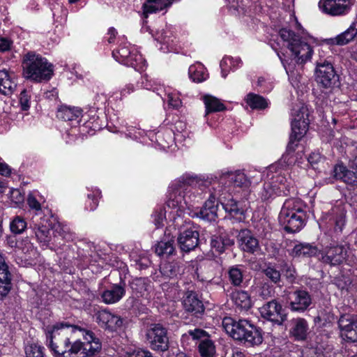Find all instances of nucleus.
<instances>
[{"mask_svg": "<svg viewBox=\"0 0 357 357\" xmlns=\"http://www.w3.org/2000/svg\"><path fill=\"white\" fill-rule=\"evenodd\" d=\"M309 333V326L303 318H295L289 322V335L297 341H304Z\"/></svg>", "mask_w": 357, "mask_h": 357, "instance_id": "obj_21", "label": "nucleus"}, {"mask_svg": "<svg viewBox=\"0 0 357 357\" xmlns=\"http://www.w3.org/2000/svg\"><path fill=\"white\" fill-rule=\"evenodd\" d=\"M28 204L31 208H34L36 210L40 209V204L37 201V199L32 195H29L27 199Z\"/></svg>", "mask_w": 357, "mask_h": 357, "instance_id": "obj_51", "label": "nucleus"}, {"mask_svg": "<svg viewBox=\"0 0 357 357\" xmlns=\"http://www.w3.org/2000/svg\"><path fill=\"white\" fill-rule=\"evenodd\" d=\"M218 183L216 182L213 183V191L210 190L209 198L205 202L204 205L197 213L199 217L209 222L215 221L218 218V204H215V200L218 201Z\"/></svg>", "mask_w": 357, "mask_h": 357, "instance_id": "obj_16", "label": "nucleus"}, {"mask_svg": "<svg viewBox=\"0 0 357 357\" xmlns=\"http://www.w3.org/2000/svg\"><path fill=\"white\" fill-rule=\"evenodd\" d=\"M22 68L24 77L35 82L49 81L54 74L52 64L33 52L24 56Z\"/></svg>", "mask_w": 357, "mask_h": 357, "instance_id": "obj_5", "label": "nucleus"}, {"mask_svg": "<svg viewBox=\"0 0 357 357\" xmlns=\"http://www.w3.org/2000/svg\"><path fill=\"white\" fill-rule=\"evenodd\" d=\"M139 300L136 298L131 296L126 301V307L130 310H137L138 308Z\"/></svg>", "mask_w": 357, "mask_h": 357, "instance_id": "obj_50", "label": "nucleus"}, {"mask_svg": "<svg viewBox=\"0 0 357 357\" xmlns=\"http://www.w3.org/2000/svg\"><path fill=\"white\" fill-rule=\"evenodd\" d=\"M303 202L298 199H289L284 202L279 214V222L289 234L299 231L305 225L306 213Z\"/></svg>", "mask_w": 357, "mask_h": 357, "instance_id": "obj_4", "label": "nucleus"}, {"mask_svg": "<svg viewBox=\"0 0 357 357\" xmlns=\"http://www.w3.org/2000/svg\"><path fill=\"white\" fill-rule=\"evenodd\" d=\"M177 242L181 251L189 252L194 250L199 243V232L192 229L182 231L177 237Z\"/></svg>", "mask_w": 357, "mask_h": 357, "instance_id": "obj_18", "label": "nucleus"}, {"mask_svg": "<svg viewBox=\"0 0 357 357\" xmlns=\"http://www.w3.org/2000/svg\"><path fill=\"white\" fill-rule=\"evenodd\" d=\"M231 182L234 186L248 188L250 185V181L245 174L240 171L230 174Z\"/></svg>", "mask_w": 357, "mask_h": 357, "instance_id": "obj_38", "label": "nucleus"}, {"mask_svg": "<svg viewBox=\"0 0 357 357\" xmlns=\"http://www.w3.org/2000/svg\"><path fill=\"white\" fill-rule=\"evenodd\" d=\"M218 202L221 204L226 212L233 217L244 215V211L238 206V203L235 201L227 188L220 183L218 184ZM241 220L242 218L239 217Z\"/></svg>", "mask_w": 357, "mask_h": 357, "instance_id": "obj_11", "label": "nucleus"}, {"mask_svg": "<svg viewBox=\"0 0 357 357\" xmlns=\"http://www.w3.org/2000/svg\"><path fill=\"white\" fill-rule=\"evenodd\" d=\"M146 340L151 349L164 352L169 349L167 330L160 324H153L147 329Z\"/></svg>", "mask_w": 357, "mask_h": 357, "instance_id": "obj_7", "label": "nucleus"}, {"mask_svg": "<svg viewBox=\"0 0 357 357\" xmlns=\"http://www.w3.org/2000/svg\"><path fill=\"white\" fill-rule=\"evenodd\" d=\"M117 33V31L116 29L113 27H111L108 31V34L110 35L109 38H108V42L109 43H112L114 42V38L116 37V35Z\"/></svg>", "mask_w": 357, "mask_h": 357, "instance_id": "obj_60", "label": "nucleus"}, {"mask_svg": "<svg viewBox=\"0 0 357 357\" xmlns=\"http://www.w3.org/2000/svg\"><path fill=\"white\" fill-rule=\"evenodd\" d=\"M10 46V43L8 40L6 38H0V51L5 52L8 50Z\"/></svg>", "mask_w": 357, "mask_h": 357, "instance_id": "obj_55", "label": "nucleus"}, {"mask_svg": "<svg viewBox=\"0 0 357 357\" xmlns=\"http://www.w3.org/2000/svg\"><path fill=\"white\" fill-rule=\"evenodd\" d=\"M321 160V157L319 153H312L307 158V160L311 165L317 164Z\"/></svg>", "mask_w": 357, "mask_h": 357, "instance_id": "obj_53", "label": "nucleus"}, {"mask_svg": "<svg viewBox=\"0 0 357 357\" xmlns=\"http://www.w3.org/2000/svg\"><path fill=\"white\" fill-rule=\"evenodd\" d=\"M161 273L168 278H173L178 273V266L174 263H166L160 267Z\"/></svg>", "mask_w": 357, "mask_h": 357, "instance_id": "obj_42", "label": "nucleus"}, {"mask_svg": "<svg viewBox=\"0 0 357 357\" xmlns=\"http://www.w3.org/2000/svg\"><path fill=\"white\" fill-rule=\"evenodd\" d=\"M84 331L67 322H59L47 331L50 346L56 357H93L101 349V343L91 331H86L83 342L77 339Z\"/></svg>", "mask_w": 357, "mask_h": 357, "instance_id": "obj_1", "label": "nucleus"}, {"mask_svg": "<svg viewBox=\"0 0 357 357\" xmlns=\"http://www.w3.org/2000/svg\"><path fill=\"white\" fill-rule=\"evenodd\" d=\"M234 245V240L227 235L213 236L211 239V246L218 254L223 253L225 250Z\"/></svg>", "mask_w": 357, "mask_h": 357, "instance_id": "obj_29", "label": "nucleus"}, {"mask_svg": "<svg viewBox=\"0 0 357 357\" xmlns=\"http://www.w3.org/2000/svg\"><path fill=\"white\" fill-rule=\"evenodd\" d=\"M43 348L35 344L27 345L25 348L26 357H44Z\"/></svg>", "mask_w": 357, "mask_h": 357, "instance_id": "obj_44", "label": "nucleus"}, {"mask_svg": "<svg viewBox=\"0 0 357 357\" xmlns=\"http://www.w3.org/2000/svg\"><path fill=\"white\" fill-rule=\"evenodd\" d=\"M30 97L31 96L28 94L27 91L24 89L21 91L20 96V103L21 105V108L23 111H26L29 109L30 105Z\"/></svg>", "mask_w": 357, "mask_h": 357, "instance_id": "obj_47", "label": "nucleus"}, {"mask_svg": "<svg viewBox=\"0 0 357 357\" xmlns=\"http://www.w3.org/2000/svg\"><path fill=\"white\" fill-rule=\"evenodd\" d=\"M319 5L325 13L338 16L347 14L353 3L351 0H321Z\"/></svg>", "mask_w": 357, "mask_h": 357, "instance_id": "obj_12", "label": "nucleus"}, {"mask_svg": "<svg viewBox=\"0 0 357 357\" xmlns=\"http://www.w3.org/2000/svg\"><path fill=\"white\" fill-rule=\"evenodd\" d=\"M282 267L286 279L291 283L294 282L297 277L294 266L292 264L284 263Z\"/></svg>", "mask_w": 357, "mask_h": 357, "instance_id": "obj_43", "label": "nucleus"}, {"mask_svg": "<svg viewBox=\"0 0 357 357\" xmlns=\"http://www.w3.org/2000/svg\"><path fill=\"white\" fill-rule=\"evenodd\" d=\"M334 177L348 185L357 187V170L354 172L343 165H337L333 169Z\"/></svg>", "mask_w": 357, "mask_h": 357, "instance_id": "obj_23", "label": "nucleus"}, {"mask_svg": "<svg viewBox=\"0 0 357 357\" xmlns=\"http://www.w3.org/2000/svg\"><path fill=\"white\" fill-rule=\"evenodd\" d=\"M348 248L345 245H331L326 247L321 251V261L330 266L342 264L347 258Z\"/></svg>", "mask_w": 357, "mask_h": 357, "instance_id": "obj_9", "label": "nucleus"}, {"mask_svg": "<svg viewBox=\"0 0 357 357\" xmlns=\"http://www.w3.org/2000/svg\"><path fill=\"white\" fill-rule=\"evenodd\" d=\"M350 162L351 164L352 167H354L357 169V148H356L353 151L352 157L350 160Z\"/></svg>", "mask_w": 357, "mask_h": 357, "instance_id": "obj_59", "label": "nucleus"}, {"mask_svg": "<svg viewBox=\"0 0 357 357\" xmlns=\"http://www.w3.org/2000/svg\"><path fill=\"white\" fill-rule=\"evenodd\" d=\"M184 310L197 318H200L204 313L205 307L198 295L193 291H188L185 293L182 301Z\"/></svg>", "mask_w": 357, "mask_h": 357, "instance_id": "obj_17", "label": "nucleus"}, {"mask_svg": "<svg viewBox=\"0 0 357 357\" xmlns=\"http://www.w3.org/2000/svg\"><path fill=\"white\" fill-rule=\"evenodd\" d=\"M318 248L310 243H299L296 245L289 252L293 257H311L317 255Z\"/></svg>", "mask_w": 357, "mask_h": 357, "instance_id": "obj_32", "label": "nucleus"}, {"mask_svg": "<svg viewBox=\"0 0 357 357\" xmlns=\"http://www.w3.org/2000/svg\"><path fill=\"white\" fill-rule=\"evenodd\" d=\"M149 285V280L147 278H137L132 280L131 288L133 291L142 296L148 290Z\"/></svg>", "mask_w": 357, "mask_h": 357, "instance_id": "obj_39", "label": "nucleus"}, {"mask_svg": "<svg viewBox=\"0 0 357 357\" xmlns=\"http://www.w3.org/2000/svg\"><path fill=\"white\" fill-rule=\"evenodd\" d=\"M11 197L16 203H20L23 201V197L19 190L15 189L11 191Z\"/></svg>", "mask_w": 357, "mask_h": 357, "instance_id": "obj_54", "label": "nucleus"}, {"mask_svg": "<svg viewBox=\"0 0 357 357\" xmlns=\"http://www.w3.org/2000/svg\"><path fill=\"white\" fill-rule=\"evenodd\" d=\"M312 300L309 292L301 289L290 292L288 296L289 307L294 312H305L312 304Z\"/></svg>", "mask_w": 357, "mask_h": 357, "instance_id": "obj_14", "label": "nucleus"}, {"mask_svg": "<svg viewBox=\"0 0 357 357\" xmlns=\"http://www.w3.org/2000/svg\"><path fill=\"white\" fill-rule=\"evenodd\" d=\"M6 188V183L3 181H0V193H3Z\"/></svg>", "mask_w": 357, "mask_h": 357, "instance_id": "obj_61", "label": "nucleus"}, {"mask_svg": "<svg viewBox=\"0 0 357 357\" xmlns=\"http://www.w3.org/2000/svg\"><path fill=\"white\" fill-rule=\"evenodd\" d=\"M260 313L263 318L278 325H282L287 319V314L282 306L275 299L261 307Z\"/></svg>", "mask_w": 357, "mask_h": 357, "instance_id": "obj_10", "label": "nucleus"}, {"mask_svg": "<svg viewBox=\"0 0 357 357\" xmlns=\"http://www.w3.org/2000/svg\"><path fill=\"white\" fill-rule=\"evenodd\" d=\"M315 79L319 84L328 89L335 85L338 79L333 66L328 61H318L315 69Z\"/></svg>", "mask_w": 357, "mask_h": 357, "instance_id": "obj_8", "label": "nucleus"}, {"mask_svg": "<svg viewBox=\"0 0 357 357\" xmlns=\"http://www.w3.org/2000/svg\"><path fill=\"white\" fill-rule=\"evenodd\" d=\"M12 288L11 273L4 257L0 253V300L3 299Z\"/></svg>", "mask_w": 357, "mask_h": 357, "instance_id": "obj_22", "label": "nucleus"}, {"mask_svg": "<svg viewBox=\"0 0 357 357\" xmlns=\"http://www.w3.org/2000/svg\"><path fill=\"white\" fill-rule=\"evenodd\" d=\"M357 35V15L354 22L343 33L338 35L335 38H331L332 44L337 45H344L354 39Z\"/></svg>", "mask_w": 357, "mask_h": 357, "instance_id": "obj_27", "label": "nucleus"}, {"mask_svg": "<svg viewBox=\"0 0 357 357\" xmlns=\"http://www.w3.org/2000/svg\"><path fill=\"white\" fill-rule=\"evenodd\" d=\"M190 77L192 79V80L194 82H200L202 81H203L204 78H197L195 77H192V75L190 76Z\"/></svg>", "mask_w": 357, "mask_h": 357, "instance_id": "obj_64", "label": "nucleus"}, {"mask_svg": "<svg viewBox=\"0 0 357 357\" xmlns=\"http://www.w3.org/2000/svg\"><path fill=\"white\" fill-rule=\"evenodd\" d=\"M199 351L202 357H213L215 353L213 341L209 337L202 339L199 344Z\"/></svg>", "mask_w": 357, "mask_h": 357, "instance_id": "obj_37", "label": "nucleus"}, {"mask_svg": "<svg viewBox=\"0 0 357 357\" xmlns=\"http://www.w3.org/2000/svg\"><path fill=\"white\" fill-rule=\"evenodd\" d=\"M200 280L202 281L210 282L213 280V277H212V275L207 276V277H202Z\"/></svg>", "mask_w": 357, "mask_h": 357, "instance_id": "obj_62", "label": "nucleus"}, {"mask_svg": "<svg viewBox=\"0 0 357 357\" xmlns=\"http://www.w3.org/2000/svg\"><path fill=\"white\" fill-rule=\"evenodd\" d=\"M27 225L25 220L21 216H16L10 223V229L15 234H22L26 228Z\"/></svg>", "mask_w": 357, "mask_h": 357, "instance_id": "obj_40", "label": "nucleus"}, {"mask_svg": "<svg viewBox=\"0 0 357 357\" xmlns=\"http://www.w3.org/2000/svg\"><path fill=\"white\" fill-rule=\"evenodd\" d=\"M204 101L206 106V114L211 112H222L226 109V107L217 98L206 95L204 97Z\"/></svg>", "mask_w": 357, "mask_h": 357, "instance_id": "obj_34", "label": "nucleus"}, {"mask_svg": "<svg viewBox=\"0 0 357 357\" xmlns=\"http://www.w3.org/2000/svg\"><path fill=\"white\" fill-rule=\"evenodd\" d=\"M155 253L162 257H168L175 254L174 238L165 237L154 245Z\"/></svg>", "mask_w": 357, "mask_h": 357, "instance_id": "obj_25", "label": "nucleus"}, {"mask_svg": "<svg viewBox=\"0 0 357 357\" xmlns=\"http://www.w3.org/2000/svg\"><path fill=\"white\" fill-rule=\"evenodd\" d=\"M263 289H264V287H263ZM270 294V292L268 291V293H266L264 292V289L262 290L261 293L260 294V295L264 298H266L268 295Z\"/></svg>", "mask_w": 357, "mask_h": 357, "instance_id": "obj_63", "label": "nucleus"}, {"mask_svg": "<svg viewBox=\"0 0 357 357\" xmlns=\"http://www.w3.org/2000/svg\"><path fill=\"white\" fill-rule=\"evenodd\" d=\"M245 270L243 265H234L228 268L227 274L230 283L234 287H243Z\"/></svg>", "mask_w": 357, "mask_h": 357, "instance_id": "obj_31", "label": "nucleus"}, {"mask_svg": "<svg viewBox=\"0 0 357 357\" xmlns=\"http://www.w3.org/2000/svg\"><path fill=\"white\" fill-rule=\"evenodd\" d=\"M338 326L344 339L351 342H357V315H341Z\"/></svg>", "mask_w": 357, "mask_h": 357, "instance_id": "obj_13", "label": "nucleus"}, {"mask_svg": "<svg viewBox=\"0 0 357 357\" xmlns=\"http://www.w3.org/2000/svg\"><path fill=\"white\" fill-rule=\"evenodd\" d=\"M266 277L273 284L280 285L281 282L280 271L274 266H268L262 271Z\"/></svg>", "mask_w": 357, "mask_h": 357, "instance_id": "obj_41", "label": "nucleus"}, {"mask_svg": "<svg viewBox=\"0 0 357 357\" xmlns=\"http://www.w3.org/2000/svg\"><path fill=\"white\" fill-rule=\"evenodd\" d=\"M124 287L125 284H114L110 289L105 291L102 294L103 301L108 304L118 302L126 293Z\"/></svg>", "mask_w": 357, "mask_h": 357, "instance_id": "obj_28", "label": "nucleus"}, {"mask_svg": "<svg viewBox=\"0 0 357 357\" xmlns=\"http://www.w3.org/2000/svg\"><path fill=\"white\" fill-rule=\"evenodd\" d=\"M238 248L243 252L254 254L260 250L258 238L248 229H241L236 236Z\"/></svg>", "mask_w": 357, "mask_h": 357, "instance_id": "obj_15", "label": "nucleus"}, {"mask_svg": "<svg viewBox=\"0 0 357 357\" xmlns=\"http://www.w3.org/2000/svg\"><path fill=\"white\" fill-rule=\"evenodd\" d=\"M31 227L34 230L36 236L39 241L44 243L49 241L50 229V224L47 221L45 224H43L39 221L38 217L33 218Z\"/></svg>", "mask_w": 357, "mask_h": 357, "instance_id": "obj_30", "label": "nucleus"}, {"mask_svg": "<svg viewBox=\"0 0 357 357\" xmlns=\"http://www.w3.org/2000/svg\"><path fill=\"white\" fill-rule=\"evenodd\" d=\"M188 333L190 336L192 337L193 339H205L206 337H208V335L206 331L202 329L197 328L195 330H190L188 331Z\"/></svg>", "mask_w": 357, "mask_h": 357, "instance_id": "obj_49", "label": "nucleus"}, {"mask_svg": "<svg viewBox=\"0 0 357 357\" xmlns=\"http://www.w3.org/2000/svg\"><path fill=\"white\" fill-rule=\"evenodd\" d=\"M160 6H153V5H147L146 3H144L143 5L144 8V15L145 17H148L149 13H156L159 10H162V9L165 8L166 7H164V3H160Z\"/></svg>", "mask_w": 357, "mask_h": 357, "instance_id": "obj_48", "label": "nucleus"}, {"mask_svg": "<svg viewBox=\"0 0 357 357\" xmlns=\"http://www.w3.org/2000/svg\"><path fill=\"white\" fill-rule=\"evenodd\" d=\"M13 73H9L6 70H0V93L8 96L12 94L17 86L14 81Z\"/></svg>", "mask_w": 357, "mask_h": 357, "instance_id": "obj_26", "label": "nucleus"}, {"mask_svg": "<svg viewBox=\"0 0 357 357\" xmlns=\"http://www.w3.org/2000/svg\"><path fill=\"white\" fill-rule=\"evenodd\" d=\"M296 40H293L289 50L294 56L296 62L298 64H303L311 59L313 50L310 45L303 40L301 38Z\"/></svg>", "mask_w": 357, "mask_h": 357, "instance_id": "obj_19", "label": "nucleus"}, {"mask_svg": "<svg viewBox=\"0 0 357 357\" xmlns=\"http://www.w3.org/2000/svg\"><path fill=\"white\" fill-rule=\"evenodd\" d=\"M345 215L342 211L336 213L335 217L333 218V223L335 225V230L336 231H341L344 225Z\"/></svg>", "mask_w": 357, "mask_h": 357, "instance_id": "obj_46", "label": "nucleus"}, {"mask_svg": "<svg viewBox=\"0 0 357 357\" xmlns=\"http://www.w3.org/2000/svg\"><path fill=\"white\" fill-rule=\"evenodd\" d=\"M245 101L253 109H264L268 106V102L264 97L252 93L247 95Z\"/></svg>", "mask_w": 357, "mask_h": 357, "instance_id": "obj_35", "label": "nucleus"}, {"mask_svg": "<svg viewBox=\"0 0 357 357\" xmlns=\"http://www.w3.org/2000/svg\"><path fill=\"white\" fill-rule=\"evenodd\" d=\"M81 115V110L62 106L57 112V117L63 121H73Z\"/></svg>", "mask_w": 357, "mask_h": 357, "instance_id": "obj_36", "label": "nucleus"}, {"mask_svg": "<svg viewBox=\"0 0 357 357\" xmlns=\"http://www.w3.org/2000/svg\"><path fill=\"white\" fill-rule=\"evenodd\" d=\"M231 297L236 307L240 309L248 310L252 307V300L248 292L238 290L233 292Z\"/></svg>", "mask_w": 357, "mask_h": 357, "instance_id": "obj_33", "label": "nucleus"}, {"mask_svg": "<svg viewBox=\"0 0 357 357\" xmlns=\"http://www.w3.org/2000/svg\"><path fill=\"white\" fill-rule=\"evenodd\" d=\"M173 0H147L148 3H164V7H168Z\"/></svg>", "mask_w": 357, "mask_h": 357, "instance_id": "obj_58", "label": "nucleus"}, {"mask_svg": "<svg viewBox=\"0 0 357 357\" xmlns=\"http://www.w3.org/2000/svg\"><path fill=\"white\" fill-rule=\"evenodd\" d=\"M309 126L308 111L307 107H301L294 114L291 122V133L289 142L287 146V152L291 153L295 151L296 142L305 135Z\"/></svg>", "mask_w": 357, "mask_h": 357, "instance_id": "obj_6", "label": "nucleus"}, {"mask_svg": "<svg viewBox=\"0 0 357 357\" xmlns=\"http://www.w3.org/2000/svg\"><path fill=\"white\" fill-rule=\"evenodd\" d=\"M98 324L109 331H115L123 325V319L106 310L99 311L96 314Z\"/></svg>", "mask_w": 357, "mask_h": 357, "instance_id": "obj_20", "label": "nucleus"}, {"mask_svg": "<svg viewBox=\"0 0 357 357\" xmlns=\"http://www.w3.org/2000/svg\"><path fill=\"white\" fill-rule=\"evenodd\" d=\"M129 357H152L149 351H138L130 354Z\"/></svg>", "mask_w": 357, "mask_h": 357, "instance_id": "obj_57", "label": "nucleus"}, {"mask_svg": "<svg viewBox=\"0 0 357 357\" xmlns=\"http://www.w3.org/2000/svg\"><path fill=\"white\" fill-rule=\"evenodd\" d=\"M222 326L234 340L248 346L259 345L263 342L262 330L248 320L239 319L236 321L232 318L225 317Z\"/></svg>", "mask_w": 357, "mask_h": 357, "instance_id": "obj_2", "label": "nucleus"}, {"mask_svg": "<svg viewBox=\"0 0 357 357\" xmlns=\"http://www.w3.org/2000/svg\"><path fill=\"white\" fill-rule=\"evenodd\" d=\"M164 215L160 212L158 213L155 215L154 223L157 227H160L163 225Z\"/></svg>", "mask_w": 357, "mask_h": 357, "instance_id": "obj_56", "label": "nucleus"}, {"mask_svg": "<svg viewBox=\"0 0 357 357\" xmlns=\"http://www.w3.org/2000/svg\"><path fill=\"white\" fill-rule=\"evenodd\" d=\"M280 37L284 40L289 43L288 47L289 49L291 48V44L293 40H297L296 39H300L301 37L298 35H296L293 31L287 29H282L280 31Z\"/></svg>", "mask_w": 357, "mask_h": 357, "instance_id": "obj_45", "label": "nucleus"}, {"mask_svg": "<svg viewBox=\"0 0 357 357\" xmlns=\"http://www.w3.org/2000/svg\"><path fill=\"white\" fill-rule=\"evenodd\" d=\"M168 103L173 108L178 109L181 105V101L178 98H174L172 96L169 95Z\"/></svg>", "mask_w": 357, "mask_h": 357, "instance_id": "obj_52", "label": "nucleus"}, {"mask_svg": "<svg viewBox=\"0 0 357 357\" xmlns=\"http://www.w3.org/2000/svg\"><path fill=\"white\" fill-rule=\"evenodd\" d=\"M211 185V181L208 179L204 180L197 176H183L178 181V187L185 190H187L188 187H192V188H198L202 191H204L206 189L209 188Z\"/></svg>", "mask_w": 357, "mask_h": 357, "instance_id": "obj_24", "label": "nucleus"}, {"mask_svg": "<svg viewBox=\"0 0 357 357\" xmlns=\"http://www.w3.org/2000/svg\"><path fill=\"white\" fill-rule=\"evenodd\" d=\"M222 326L234 340L248 346L259 345L263 342L262 330L248 320L239 319L236 321L232 318L225 317Z\"/></svg>", "mask_w": 357, "mask_h": 357, "instance_id": "obj_3", "label": "nucleus"}]
</instances>
